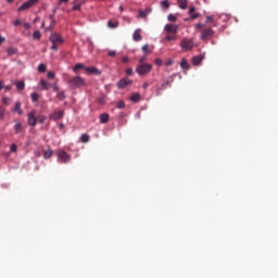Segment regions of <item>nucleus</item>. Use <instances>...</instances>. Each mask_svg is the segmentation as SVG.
<instances>
[{
    "label": "nucleus",
    "mask_w": 278,
    "mask_h": 278,
    "mask_svg": "<svg viewBox=\"0 0 278 278\" xmlns=\"http://www.w3.org/2000/svg\"><path fill=\"white\" fill-rule=\"evenodd\" d=\"M151 14V8H148L146 10H140L139 11V16L140 18H147Z\"/></svg>",
    "instance_id": "dca6fc26"
},
{
    "label": "nucleus",
    "mask_w": 278,
    "mask_h": 278,
    "mask_svg": "<svg viewBox=\"0 0 278 278\" xmlns=\"http://www.w3.org/2000/svg\"><path fill=\"white\" fill-rule=\"evenodd\" d=\"M12 112H16L20 116L23 114V109H21V102H16Z\"/></svg>",
    "instance_id": "6ab92c4d"
},
{
    "label": "nucleus",
    "mask_w": 278,
    "mask_h": 278,
    "mask_svg": "<svg viewBox=\"0 0 278 278\" xmlns=\"http://www.w3.org/2000/svg\"><path fill=\"white\" fill-rule=\"evenodd\" d=\"M74 73H77L78 71H86V65L84 63H78L73 67Z\"/></svg>",
    "instance_id": "a211bd4d"
},
{
    "label": "nucleus",
    "mask_w": 278,
    "mask_h": 278,
    "mask_svg": "<svg viewBox=\"0 0 278 278\" xmlns=\"http://www.w3.org/2000/svg\"><path fill=\"white\" fill-rule=\"evenodd\" d=\"M142 88H143V90H147V88H149V83H144V84L142 85Z\"/></svg>",
    "instance_id": "680f3d73"
},
{
    "label": "nucleus",
    "mask_w": 278,
    "mask_h": 278,
    "mask_svg": "<svg viewBox=\"0 0 278 278\" xmlns=\"http://www.w3.org/2000/svg\"><path fill=\"white\" fill-rule=\"evenodd\" d=\"M41 86L43 90H49V88H51V85H49V83H47L45 79L41 80Z\"/></svg>",
    "instance_id": "2f4dec72"
},
{
    "label": "nucleus",
    "mask_w": 278,
    "mask_h": 278,
    "mask_svg": "<svg viewBox=\"0 0 278 278\" xmlns=\"http://www.w3.org/2000/svg\"><path fill=\"white\" fill-rule=\"evenodd\" d=\"M1 42H5V38L0 36V45H1Z\"/></svg>",
    "instance_id": "774afa93"
},
{
    "label": "nucleus",
    "mask_w": 278,
    "mask_h": 278,
    "mask_svg": "<svg viewBox=\"0 0 278 278\" xmlns=\"http://www.w3.org/2000/svg\"><path fill=\"white\" fill-rule=\"evenodd\" d=\"M24 27H25V29H29V27H31V25L29 23H26V24H24Z\"/></svg>",
    "instance_id": "e2e57ef3"
},
{
    "label": "nucleus",
    "mask_w": 278,
    "mask_h": 278,
    "mask_svg": "<svg viewBox=\"0 0 278 278\" xmlns=\"http://www.w3.org/2000/svg\"><path fill=\"white\" fill-rule=\"evenodd\" d=\"M11 152L12 153H16V151H17V149H18V147L16 146V143H13V144H11Z\"/></svg>",
    "instance_id": "79ce46f5"
},
{
    "label": "nucleus",
    "mask_w": 278,
    "mask_h": 278,
    "mask_svg": "<svg viewBox=\"0 0 278 278\" xmlns=\"http://www.w3.org/2000/svg\"><path fill=\"white\" fill-rule=\"evenodd\" d=\"M144 62H147V56H142L141 59H139V64H147Z\"/></svg>",
    "instance_id": "8fccbe9b"
},
{
    "label": "nucleus",
    "mask_w": 278,
    "mask_h": 278,
    "mask_svg": "<svg viewBox=\"0 0 278 278\" xmlns=\"http://www.w3.org/2000/svg\"><path fill=\"white\" fill-rule=\"evenodd\" d=\"M40 0H28L24 2L17 10L18 12H24V10H29V8H34L36 3H38Z\"/></svg>",
    "instance_id": "423d86ee"
},
{
    "label": "nucleus",
    "mask_w": 278,
    "mask_h": 278,
    "mask_svg": "<svg viewBox=\"0 0 278 278\" xmlns=\"http://www.w3.org/2000/svg\"><path fill=\"white\" fill-rule=\"evenodd\" d=\"M56 155L62 164H68L71 162V154L64 150H58Z\"/></svg>",
    "instance_id": "20e7f679"
},
{
    "label": "nucleus",
    "mask_w": 278,
    "mask_h": 278,
    "mask_svg": "<svg viewBox=\"0 0 278 278\" xmlns=\"http://www.w3.org/2000/svg\"><path fill=\"white\" fill-rule=\"evenodd\" d=\"M105 101H106V97L105 94H100L98 98H97V102L100 104V105H105Z\"/></svg>",
    "instance_id": "412c9836"
},
{
    "label": "nucleus",
    "mask_w": 278,
    "mask_h": 278,
    "mask_svg": "<svg viewBox=\"0 0 278 278\" xmlns=\"http://www.w3.org/2000/svg\"><path fill=\"white\" fill-rule=\"evenodd\" d=\"M178 8L186 10V8H188V0H178Z\"/></svg>",
    "instance_id": "aec40b11"
},
{
    "label": "nucleus",
    "mask_w": 278,
    "mask_h": 278,
    "mask_svg": "<svg viewBox=\"0 0 278 278\" xmlns=\"http://www.w3.org/2000/svg\"><path fill=\"white\" fill-rule=\"evenodd\" d=\"M45 121H47V116H45V115L37 116V123L42 124V123H45Z\"/></svg>",
    "instance_id": "e433bc0d"
},
{
    "label": "nucleus",
    "mask_w": 278,
    "mask_h": 278,
    "mask_svg": "<svg viewBox=\"0 0 278 278\" xmlns=\"http://www.w3.org/2000/svg\"><path fill=\"white\" fill-rule=\"evenodd\" d=\"M49 18L51 21V25H55V20H53V15H49Z\"/></svg>",
    "instance_id": "bf43d9fd"
},
{
    "label": "nucleus",
    "mask_w": 278,
    "mask_h": 278,
    "mask_svg": "<svg viewBox=\"0 0 278 278\" xmlns=\"http://www.w3.org/2000/svg\"><path fill=\"white\" fill-rule=\"evenodd\" d=\"M199 16H201L200 13H194V12H193V13L190 14V18H191V20L199 18Z\"/></svg>",
    "instance_id": "c03bdc74"
},
{
    "label": "nucleus",
    "mask_w": 278,
    "mask_h": 278,
    "mask_svg": "<svg viewBox=\"0 0 278 278\" xmlns=\"http://www.w3.org/2000/svg\"><path fill=\"white\" fill-rule=\"evenodd\" d=\"M56 99H59V101H64V99H66V92L64 90L59 91L56 94Z\"/></svg>",
    "instance_id": "b1692460"
},
{
    "label": "nucleus",
    "mask_w": 278,
    "mask_h": 278,
    "mask_svg": "<svg viewBox=\"0 0 278 278\" xmlns=\"http://www.w3.org/2000/svg\"><path fill=\"white\" fill-rule=\"evenodd\" d=\"M172 64H173V60H168L167 62H165V66H172Z\"/></svg>",
    "instance_id": "13d9d810"
},
{
    "label": "nucleus",
    "mask_w": 278,
    "mask_h": 278,
    "mask_svg": "<svg viewBox=\"0 0 278 278\" xmlns=\"http://www.w3.org/2000/svg\"><path fill=\"white\" fill-rule=\"evenodd\" d=\"M195 8L194 7H190V9H189V14L191 15V14H194V12H195Z\"/></svg>",
    "instance_id": "864d4df0"
},
{
    "label": "nucleus",
    "mask_w": 278,
    "mask_h": 278,
    "mask_svg": "<svg viewBox=\"0 0 278 278\" xmlns=\"http://www.w3.org/2000/svg\"><path fill=\"white\" fill-rule=\"evenodd\" d=\"M73 10H74V11L81 10V5H80V4H75V5L73 7Z\"/></svg>",
    "instance_id": "5fc2aeb1"
},
{
    "label": "nucleus",
    "mask_w": 278,
    "mask_h": 278,
    "mask_svg": "<svg viewBox=\"0 0 278 278\" xmlns=\"http://www.w3.org/2000/svg\"><path fill=\"white\" fill-rule=\"evenodd\" d=\"M8 54H9V55H14V54H16V48H9V49H8Z\"/></svg>",
    "instance_id": "ea45409f"
},
{
    "label": "nucleus",
    "mask_w": 278,
    "mask_h": 278,
    "mask_svg": "<svg viewBox=\"0 0 278 278\" xmlns=\"http://www.w3.org/2000/svg\"><path fill=\"white\" fill-rule=\"evenodd\" d=\"M2 103H4V105H10V98H2Z\"/></svg>",
    "instance_id": "49530a36"
},
{
    "label": "nucleus",
    "mask_w": 278,
    "mask_h": 278,
    "mask_svg": "<svg viewBox=\"0 0 278 278\" xmlns=\"http://www.w3.org/2000/svg\"><path fill=\"white\" fill-rule=\"evenodd\" d=\"M50 42H52V45H62V42H64V39L60 34L53 33L52 35H50Z\"/></svg>",
    "instance_id": "6e6552de"
},
{
    "label": "nucleus",
    "mask_w": 278,
    "mask_h": 278,
    "mask_svg": "<svg viewBox=\"0 0 278 278\" xmlns=\"http://www.w3.org/2000/svg\"><path fill=\"white\" fill-rule=\"evenodd\" d=\"M203 27H205V25L201 23L195 24V29H203Z\"/></svg>",
    "instance_id": "09e8293b"
},
{
    "label": "nucleus",
    "mask_w": 278,
    "mask_h": 278,
    "mask_svg": "<svg viewBox=\"0 0 278 278\" xmlns=\"http://www.w3.org/2000/svg\"><path fill=\"white\" fill-rule=\"evenodd\" d=\"M4 89L10 91V90H12V86H5Z\"/></svg>",
    "instance_id": "338daca9"
},
{
    "label": "nucleus",
    "mask_w": 278,
    "mask_h": 278,
    "mask_svg": "<svg viewBox=\"0 0 278 278\" xmlns=\"http://www.w3.org/2000/svg\"><path fill=\"white\" fill-rule=\"evenodd\" d=\"M142 29L138 28L135 30L134 35H132V39L135 40V42H140V40H142Z\"/></svg>",
    "instance_id": "f8f14e48"
},
{
    "label": "nucleus",
    "mask_w": 278,
    "mask_h": 278,
    "mask_svg": "<svg viewBox=\"0 0 278 278\" xmlns=\"http://www.w3.org/2000/svg\"><path fill=\"white\" fill-rule=\"evenodd\" d=\"M15 86L17 90H25V81L23 80L15 83Z\"/></svg>",
    "instance_id": "a878e982"
},
{
    "label": "nucleus",
    "mask_w": 278,
    "mask_h": 278,
    "mask_svg": "<svg viewBox=\"0 0 278 278\" xmlns=\"http://www.w3.org/2000/svg\"><path fill=\"white\" fill-rule=\"evenodd\" d=\"M51 50L52 51H58V43H52Z\"/></svg>",
    "instance_id": "6e6d98bb"
},
{
    "label": "nucleus",
    "mask_w": 278,
    "mask_h": 278,
    "mask_svg": "<svg viewBox=\"0 0 278 278\" xmlns=\"http://www.w3.org/2000/svg\"><path fill=\"white\" fill-rule=\"evenodd\" d=\"M5 118V106L0 105V121Z\"/></svg>",
    "instance_id": "c85d7f7f"
},
{
    "label": "nucleus",
    "mask_w": 278,
    "mask_h": 278,
    "mask_svg": "<svg viewBox=\"0 0 278 278\" xmlns=\"http://www.w3.org/2000/svg\"><path fill=\"white\" fill-rule=\"evenodd\" d=\"M4 86H3V80H0V90H3Z\"/></svg>",
    "instance_id": "69168bd1"
},
{
    "label": "nucleus",
    "mask_w": 278,
    "mask_h": 278,
    "mask_svg": "<svg viewBox=\"0 0 278 278\" xmlns=\"http://www.w3.org/2000/svg\"><path fill=\"white\" fill-rule=\"evenodd\" d=\"M142 51H143V53H151V50H149V45H144L143 47H142Z\"/></svg>",
    "instance_id": "a19ab883"
},
{
    "label": "nucleus",
    "mask_w": 278,
    "mask_h": 278,
    "mask_svg": "<svg viewBox=\"0 0 278 278\" xmlns=\"http://www.w3.org/2000/svg\"><path fill=\"white\" fill-rule=\"evenodd\" d=\"M30 97H31V101H33L34 103H36V101H38V99H40V96H39L38 93H36V92H33V93L30 94Z\"/></svg>",
    "instance_id": "f704fd0d"
},
{
    "label": "nucleus",
    "mask_w": 278,
    "mask_h": 278,
    "mask_svg": "<svg viewBox=\"0 0 278 278\" xmlns=\"http://www.w3.org/2000/svg\"><path fill=\"white\" fill-rule=\"evenodd\" d=\"M206 23H213V27H218L216 20H214V16H212V15L206 16Z\"/></svg>",
    "instance_id": "5701e85b"
},
{
    "label": "nucleus",
    "mask_w": 278,
    "mask_h": 278,
    "mask_svg": "<svg viewBox=\"0 0 278 278\" xmlns=\"http://www.w3.org/2000/svg\"><path fill=\"white\" fill-rule=\"evenodd\" d=\"M204 59H205V56H203L202 54L195 55L192 58V64L194 66H199V64H201V62H203Z\"/></svg>",
    "instance_id": "4468645a"
},
{
    "label": "nucleus",
    "mask_w": 278,
    "mask_h": 278,
    "mask_svg": "<svg viewBox=\"0 0 278 278\" xmlns=\"http://www.w3.org/2000/svg\"><path fill=\"white\" fill-rule=\"evenodd\" d=\"M154 64L156 66H162V64H163L162 59H155Z\"/></svg>",
    "instance_id": "de8ad7c7"
},
{
    "label": "nucleus",
    "mask_w": 278,
    "mask_h": 278,
    "mask_svg": "<svg viewBox=\"0 0 278 278\" xmlns=\"http://www.w3.org/2000/svg\"><path fill=\"white\" fill-rule=\"evenodd\" d=\"M180 68H184V71H188V68H190V64H188V61L186 59L181 60Z\"/></svg>",
    "instance_id": "4be33fe9"
},
{
    "label": "nucleus",
    "mask_w": 278,
    "mask_h": 278,
    "mask_svg": "<svg viewBox=\"0 0 278 278\" xmlns=\"http://www.w3.org/2000/svg\"><path fill=\"white\" fill-rule=\"evenodd\" d=\"M212 36H214V29L212 28H203L201 30V40H210V38H212Z\"/></svg>",
    "instance_id": "39448f33"
},
{
    "label": "nucleus",
    "mask_w": 278,
    "mask_h": 278,
    "mask_svg": "<svg viewBox=\"0 0 278 278\" xmlns=\"http://www.w3.org/2000/svg\"><path fill=\"white\" fill-rule=\"evenodd\" d=\"M108 27H110L111 29H116V27H118V21H109L108 22Z\"/></svg>",
    "instance_id": "bb28decb"
},
{
    "label": "nucleus",
    "mask_w": 278,
    "mask_h": 278,
    "mask_svg": "<svg viewBox=\"0 0 278 278\" xmlns=\"http://www.w3.org/2000/svg\"><path fill=\"white\" fill-rule=\"evenodd\" d=\"M168 80H166L164 84L161 85V87L157 88V90H164V88H166V86H168Z\"/></svg>",
    "instance_id": "37998d69"
},
{
    "label": "nucleus",
    "mask_w": 278,
    "mask_h": 278,
    "mask_svg": "<svg viewBox=\"0 0 278 278\" xmlns=\"http://www.w3.org/2000/svg\"><path fill=\"white\" fill-rule=\"evenodd\" d=\"M165 40H167L168 42H170L173 40H177V36L176 35H166Z\"/></svg>",
    "instance_id": "473e14b6"
},
{
    "label": "nucleus",
    "mask_w": 278,
    "mask_h": 278,
    "mask_svg": "<svg viewBox=\"0 0 278 278\" xmlns=\"http://www.w3.org/2000/svg\"><path fill=\"white\" fill-rule=\"evenodd\" d=\"M85 71L89 75H101V71H99L97 67H85Z\"/></svg>",
    "instance_id": "2eb2a0df"
},
{
    "label": "nucleus",
    "mask_w": 278,
    "mask_h": 278,
    "mask_svg": "<svg viewBox=\"0 0 278 278\" xmlns=\"http://www.w3.org/2000/svg\"><path fill=\"white\" fill-rule=\"evenodd\" d=\"M117 110H123L125 108V102L123 100H119L116 104Z\"/></svg>",
    "instance_id": "4c0bfd02"
},
{
    "label": "nucleus",
    "mask_w": 278,
    "mask_h": 278,
    "mask_svg": "<svg viewBox=\"0 0 278 278\" xmlns=\"http://www.w3.org/2000/svg\"><path fill=\"white\" fill-rule=\"evenodd\" d=\"M53 77H55V73L49 72L48 73V79H53Z\"/></svg>",
    "instance_id": "3c124183"
},
{
    "label": "nucleus",
    "mask_w": 278,
    "mask_h": 278,
    "mask_svg": "<svg viewBox=\"0 0 278 278\" xmlns=\"http://www.w3.org/2000/svg\"><path fill=\"white\" fill-rule=\"evenodd\" d=\"M50 121H60L64 118V111H56L49 116Z\"/></svg>",
    "instance_id": "9d476101"
},
{
    "label": "nucleus",
    "mask_w": 278,
    "mask_h": 278,
    "mask_svg": "<svg viewBox=\"0 0 278 278\" xmlns=\"http://www.w3.org/2000/svg\"><path fill=\"white\" fill-rule=\"evenodd\" d=\"M14 25H15V27H18V25H21V20H16V21L14 22Z\"/></svg>",
    "instance_id": "052dcab7"
},
{
    "label": "nucleus",
    "mask_w": 278,
    "mask_h": 278,
    "mask_svg": "<svg viewBox=\"0 0 278 278\" xmlns=\"http://www.w3.org/2000/svg\"><path fill=\"white\" fill-rule=\"evenodd\" d=\"M130 101H134V103H138V101H140V93H132L130 96Z\"/></svg>",
    "instance_id": "393cba45"
},
{
    "label": "nucleus",
    "mask_w": 278,
    "mask_h": 278,
    "mask_svg": "<svg viewBox=\"0 0 278 278\" xmlns=\"http://www.w3.org/2000/svg\"><path fill=\"white\" fill-rule=\"evenodd\" d=\"M33 38L35 40H40V38H42V34L40 33V30H35L33 34Z\"/></svg>",
    "instance_id": "c756f323"
},
{
    "label": "nucleus",
    "mask_w": 278,
    "mask_h": 278,
    "mask_svg": "<svg viewBox=\"0 0 278 278\" xmlns=\"http://www.w3.org/2000/svg\"><path fill=\"white\" fill-rule=\"evenodd\" d=\"M127 86H131V80L122 78L117 83V88H119V90H123V88H127Z\"/></svg>",
    "instance_id": "9b49d317"
},
{
    "label": "nucleus",
    "mask_w": 278,
    "mask_h": 278,
    "mask_svg": "<svg viewBox=\"0 0 278 278\" xmlns=\"http://www.w3.org/2000/svg\"><path fill=\"white\" fill-rule=\"evenodd\" d=\"M164 31H166V34H177L179 31V26L175 25V24H167L164 27Z\"/></svg>",
    "instance_id": "1a4fd4ad"
},
{
    "label": "nucleus",
    "mask_w": 278,
    "mask_h": 278,
    "mask_svg": "<svg viewBox=\"0 0 278 278\" xmlns=\"http://www.w3.org/2000/svg\"><path fill=\"white\" fill-rule=\"evenodd\" d=\"M53 90H54V92H58V90H60V87H58V85H54Z\"/></svg>",
    "instance_id": "0e129e2a"
},
{
    "label": "nucleus",
    "mask_w": 278,
    "mask_h": 278,
    "mask_svg": "<svg viewBox=\"0 0 278 278\" xmlns=\"http://www.w3.org/2000/svg\"><path fill=\"white\" fill-rule=\"evenodd\" d=\"M80 140H81V142H84V143L90 142V135H88V134H83V135L80 136Z\"/></svg>",
    "instance_id": "cd10ccee"
},
{
    "label": "nucleus",
    "mask_w": 278,
    "mask_h": 278,
    "mask_svg": "<svg viewBox=\"0 0 278 278\" xmlns=\"http://www.w3.org/2000/svg\"><path fill=\"white\" fill-rule=\"evenodd\" d=\"M109 121H110V114L102 113L100 115V123H102V125H105V123H108Z\"/></svg>",
    "instance_id": "f3484780"
},
{
    "label": "nucleus",
    "mask_w": 278,
    "mask_h": 278,
    "mask_svg": "<svg viewBox=\"0 0 278 278\" xmlns=\"http://www.w3.org/2000/svg\"><path fill=\"white\" fill-rule=\"evenodd\" d=\"M162 8H165V10H168L170 8V2L168 0H164L161 2Z\"/></svg>",
    "instance_id": "c9c22d12"
},
{
    "label": "nucleus",
    "mask_w": 278,
    "mask_h": 278,
    "mask_svg": "<svg viewBox=\"0 0 278 278\" xmlns=\"http://www.w3.org/2000/svg\"><path fill=\"white\" fill-rule=\"evenodd\" d=\"M126 75H128V76L134 75V68L128 67V68L126 70Z\"/></svg>",
    "instance_id": "a18cd8bd"
},
{
    "label": "nucleus",
    "mask_w": 278,
    "mask_h": 278,
    "mask_svg": "<svg viewBox=\"0 0 278 278\" xmlns=\"http://www.w3.org/2000/svg\"><path fill=\"white\" fill-rule=\"evenodd\" d=\"M38 72L39 73H46L47 72V65H45L43 63L39 64Z\"/></svg>",
    "instance_id": "72a5a7b5"
},
{
    "label": "nucleus",
    "mask_w": 278,
    "mask_h": 278,
    "mask_svg": "<svg viewBox=\"0 0 278 278\" xmlns=\"http://www.w3.org/2000/svg\"><path fill=\"white\" fill-rule=\"evenodd\" d=\"M122 62H124V64H127V62H129V58H128V56H124V58L122 59Z\"/></svg>",
    "instance_id": "4d7b16f0"
},
{
    "label": "nucleus",
    "mask_w": 278,
    "mask_h": 278,
    "mask_svg": "<svg viewBox=\"0 0 278 278\" xmlns=\"http://www.w3.org/2000/svg\"><path fill=\"white\" fill-rule=\"evenodd\" d=\"M27 118H28V125L30 127H36V125H38V119H37V116H36V111L29 112L28 115H27Z\"/></svg>",
    "instance_id": "0eeeda50"
},
{
    "label": "nucleus",
    "mask_w": 278,
    "mask_h": 278,
    "mask_svg": "<svg viewBox=\"0 0 278 278\" xmlns=\"http://www.w3.org/2000/svg\"><path fill=\"white\" fill-rule=\"evenodd\" d=\"M53 155V150H47L43 152L45 160H49Z\"/></svg>",
    "instance_id": "7c9ffc66"
},
{
    "label": "nucleus",
    "mask_w": 278,
    "mask_h": 278,
    "mask_svg": "<svg viewBox=\"0 0 278 278\" xmlns=\"http://www.w3.org/2000/svg\"><path fill=\"white\" fill-rule=\"evenodd\" d=\"M167 18L170 23H177V16H175L174 14H169Z\"/></svg>",
    "instance_id": "58836bf2"
},
{
    "label": "nucleus",
    "mask_w": 278,
    "mask_h": 278,
    "mask_svg": "<svg viewBox=\"0 0 278 278\" xmlns=\"http://www.w3.org/2000/svg\"><path fill=\"white\" fill-rule=\"evenodd\" d=\"M70 88H84L86 86V80L80 76H74L68 80Z\"/></svg>",
    "instance_id": "f03ea898"
},
{
    "label": "nucleus",
    "mask_w": 278,
    "mask_h": 278,
    "mask_svg": "<svg viewBox=\"0 0 278 278\" xmlns=\"http://www.w3.org/2000/svg\"><path fill=\"white\" fill-rule=\"evenodd\" d=\"M180 47L182 51H192V49H194V40L189 38H184L180 41Z\"/></svg>",
    "instance_id": "7ed1b4c3"
},
{
    "label": "nucleus",
    "mask_w": 278,
    "mask_h": 278,
    "mask_svg": "<svg viewBox=\"0 0 278 278\" xmlns=\"http://www.w3.org/2000/svg\"><path fill=\"white\" fill-rule=\"evenodd\" d=\"M14 131L15 134H23V131H25V127L23 126V123L16 122L14 125Z\"/></svg>",
    "instance_id": "ddd939ff"
},
{
    "label": "nucleus",
    "mask_w": 278,
    "mask_h": 278,
    "mask_svg": "<svg viewBox=\"0 0 278 278\" xmlns=\"http://www.w3.org/2000/svg\"><path fill=\"white\" fill-rule=\"evenodd\" d=\"M108 55L109 58H114L116 55V51H110Z\"/></svg>",
    "instance_id": "603ef678"
},
{
    "label": "nucleus",
    "mask_w": 278,
    "mask_h": 278,
    "mask_svg": "<svg viewBox=\"0 0 278 278\" xmlns=\"http://www.w3.org/2000/svg\"><path fill=\"white\" fill-rule=\"evenodd\" d=\"M153 71V65L151 63L139 64L136 67V73L140 75V77H144V75H149V73Z\"/></svg>",
    "instance_id": "f257e3e1"
}]
</instances>
